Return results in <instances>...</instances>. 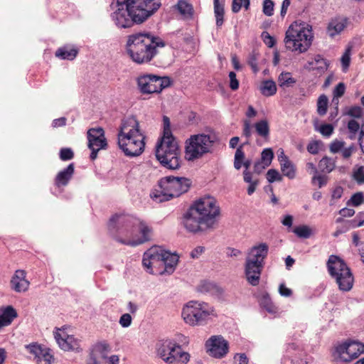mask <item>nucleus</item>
Segmentation results:
<instances>
[{"instance_id":"f257e3e1","label":"nucleus","mask_w":364,"mask_h":364,"mask_svg":"<svg viewBox=\"0 0 364 364\" xmlns=\"http://www.w3.org/2000/svg\"><path fill=\"white\" fill-rule=\"evenodd\" d=\"M220 215L215 198L208 196L196 200L183 217L185 229L191 233L203 232L212 228Z\"/></svg>"},{"instance_id":"f03ea898","label":"nucleus","mask_w":364,"mask_h":364,"mask_svg":"<svg viewBox=\"0 0 364 364\" xmlns=\"http://www.w3.org/2000/svg\"><path fill=\"white\" fill-rule=\"evenodd\" d=\"M107 226L111 234L132 237L119 241L132 247L150 241L153 235V228L147 222L131 215L116 214L109 219Z\"/></svg>"},{"instance_id":"7ed1b4c3","label":"nucleus","mask_w":364,"mask_h":364,"mask_svg":"<svg viewBox=\"0 0 364 364\" xmlns=\"http://www.w3.org/2000/svg\"><path fill=\"white\" fill-rule=\"evenodd\" d=\"M165 46L164 40L151 32H136L127 36L126 51L133 62L143 65L152 61Z\"/></svg>"},{"instance_id":"20e7f679","label":"nucleus","mask_w":364,"mask_h":364,"mask_svg":"<svg viewBox=\"0 0 364 364\" xmlns=\"http://www.w3.org/2000/svg\"><path fill=\"white\" fill-rule=\"evenodd\" d=\"M145 136L139 129V123L134 117L122 119L117 134V144L127 156H138L145 148Z\"/></svg>"},{"instance_id":"39448f33","label":"nucleus","mask_w":364,"mask_h":364,"mask_svg":"<svg viewBox=\"0 0 364 364\" xmlns=\"http://www.w3.org/2000/svg\"><path fill=\"white\" fill-rule=\"evenodd\" d=\"M163 136L156 146V157L160 164L170 170L181 167V150L171 130V122L167 116L163 117Z\"/></svg>"},{"instance_id":"423d86ee","label":"nucleus","mask_w":364,"mask_h":364,"mask_svg":"<svg viewBox=\"0 0 364 364\" xmlns=\"http://www.w3.org/2000/svg\"><path fill=\"white\" fill-rule=\"evenodd\" d=\"M269 246L262 242L250 248L245 264V274L247 282L252 286L259 283L260 276L267 257Z\"/></svg>"},{"instance_id":"0eeeda50","label":"nucleus","mask_w":364,"mask_h":364,"mask_svg":"<svg viewBox=\"0 0 364 364\" xmlns=\"http://www.w3.org/2000/svg\"><path fill=\"white\" fill-rule=\"evenodd\" d=\"M216 141L213 134L200 133L192 134L185 141V157L188 161H194L212 153Z\"/></svg>"},{"instance_id":"6e6552de","label":"nucleus","mask_w":364,"mask_h":364,"mask_svg":"<svg viewBox=\"0 0 364 364\" xmlns=\"http://www.w3.org/2000/svg\"><path fill=\"white\" fill-rule=\"evenodd\" d=\"M311 27L307 25H291L286 31L284 42L287 49L299 53L306 52L311 45Z\"/></svg>"},{"instance_id":"1a4fd4ad","label":"nucleus","mask_w":364,"mask_h":364,"mask_svg":"<svg viewBox=\"0 0 364 364\" xmlns=\"http://www.w3.org/2000/svg\"><path fill=\"white\" fill-rule=\"evenodd\" d=\"M330 276L335 279L341 291H350L353 284V276L345 261L340 257L331 255L326 263Z\"/></svg>"},{"instance_id":"9d476101","label":"nucleus","mask_w":364,"mask_h":364,"mask_svg":"<svg viewBox=\"0 0 364 364\" xmlns=\"http://www.w3.org/2000/svg\"><path fill=\"white\" fill-rule=\"evenodd\" d=\"M171 80L168 76H159L155 74L144 73L136 78V87L142 95L159 94L171 85Z\"/></svg>"},{"instance_id":"9b49d317","label":"nucleus","mask_w":364,"mask_h":364,"mask_svg":"<svg viewBox=\"0 0 364 364\" xmlns=\"http://www.w3.org/2000/svg\"><path fill=\"white\" fill-rule=\"evenodd\" d=\"M213 312V309L207 303L189 301L182 310L184 321L191 325H201Z\"/></svg>"},{"instance_id":"f8f14e48","label":"nucleus","mask_w":364,"mask_h":364,"mask_svg":"<svg viewBox=\"0 0 364 364\" xmlns=\"http://www.w3.org/2000/svg\"><path fill=\"white\" fill-rule=\"evenodd\" d=\"M132 11L136 24H141L151 17L161 6V0H126Z\"/></svg>"},{"instance_id":"ddd939ff","label":"nucleus","mask_w":364,"mask_h":364,"mask_svg":"<svg viewBox=\"0 0 364 364\" xmlns=\"http://www.w3.org/2000/svg\"><path fill=\"white\" fill-rule=\"evenodd\" d=\"M363 353L364 344L349 340L337 345L333 352V356L341 361L350 362Z\"/></svg>"},{"instance_id":"4468645a","label":"nucleus","mask_w":364,"mask_h":364,"mask_svg":"<svg viewBox=\"0 0 364 364\" xmlns=\"http://www.w3.org/2000/svg\"><path fill=\"white\" fill-rule=\"evenodd\" d=\"M127 6L126 0H117V9L111 14L112 20L119 28H129L136 24L134 14Z\"/></svg>"},{"instance_id":"2eb2a0df","label":"nucleus","mask_w":364,"mask_h":364,"mask_svg":"<svg viewBox=\"0 0 364 364\" xmlns=\"http://www.w3.org/2000/svg\"><path fill=\"white\" fill-rule=\"evenodd\" d=\"M161 184L172 199L186 193L191 187V182L190 179L185 177L168 176L161 178Z\"/></svg>"},{"instance_id":"dca6fc26","label":"nucleus","mask_w":364,"mask_h":364,"mask_svg":"<svg viewBox=\"0 0 364 364\" xmlns=\"http://www.w3.org/2000/svg\"><path fill=\"white\" fill-rule=\"evenodd\" d=\"M88 148L91 150L90 158L94 161L97 157V153L101 149L107 148V142L105 131L102 127L91 128L87 131Z\"/></svg>"},{"instance_id":"f3484780","label":"nucleus","mask_w":364,"mask_h":364,"mask_svg":"<svg viewBox=\"0 0 364 364\" xmlns=\"http://www.w3.org/2000/svg\"><path fill=\"white\" fill-rule=\"evenodd\" d=\"M209 355L217 358H223L228 352V342L221 336H211L205 343Z\"/></svg>"},{"instance_id":"a211bd4d","label":"nucleus","mask_w":364,"mask_h":364,"mask_svg":"<svg viewBox=\"0 0 364 364\" xmlns=\"http://www.w3.org/2000/svg\"><path fill=\"white\" fill-rule=\"evenodd\" d=\"M25 348L38 364H51L53 360V356L49 348L36 343L26 345Z\"/></svg>"},{"instance_id":"6ab92c4d","label":"nucleus","mask_w":364,"mask_h":364,"mask_svg":"<svg viewBox=\"0 0 364 364\" xmlns=\"http://www.w3.org/2000/svg\"><path fill=\"white\" fill-rule=\"evenodd\" d=\"M57 329L54 332V338L59 347L63 350H73L80 352L81 350L80 341L72 335H68L65 331L60 332Z\"/></svg>"},{"instance_id":"aec40b11","label":"nucleus","mask_w":364,"mask_h":364,"mask_svg":"<svg viewBox=\"0 0 364 364\" xmlns=\"http://www.w3.org/2000/svg\"><path fill=\"white\" fill-rule=\"evenodd\" d=\"M110 350L111 347L106 341L95 343L90 349L86 364H101L97 360V355H100L103 359H107V354Z\"/></svg>"},{"instance_id":"412c9836","label":"nucleus","mask_w":364,"mask_h":364,"mask_svg":"<svg viewBox=\"0 0 364 364\" xmlns=\"http://www.w3.org/2000/svg\"><path fill=\"white\" fill-rule=\"evenodd\" d=\"M26 272L18 269L11 279V287L16 292H25L28 289L30 282L26 279Z\"/></svg>"},{"instance_id":"4be33fe9","label":"nucleus","mask_w":364,"mask_h":364,"mask_svg":"<svg viewBox=\"0 0 364 364\" xmlns=\"http://www.w3.org/2000/svg\"><path fill=\"white\" fill-rule=\"evenodd\" d=\"M171 350L168 351V357L172 359L170 362H165L167 364H186L190 360L188 353L182 350L181 346L173 341Z\"/></svg>"},{"instance_id":"5701e85b","label":"nucleus","mask_w":364,"mask_h":364,"mask_svg":"<svg viewBox=\"0 0 364 364\" xmlns=\"http://www.w3.org/2000/svg\"><path fill=\"white\" fill-rule=\"evenodd\" d=\"M74 171L75 166L73 163H71L56 175L55 178V185L58 188L67 186L72 178Z\"/></svg>"},{"instance_id":"b1692460","label":"nucleus","mask_w":364,"mask_h":364,"mask_svg":"<svg viewBox=\"0 0 364 364\" xmlns=\"http://www.w3.org/2000/svg\"><path fill=\"white\" fill-rule=\"evenodd\" d=\"M174 341L166 339L159 341L156 343V352L157 355L161 358L164 362H170L172 359L168 357V351L171 350V348Z\"/></svg>"},{"instance_id":"393cba45","label":"nucleus","mask_w":364,"mask_h":364,"mask_svg":"<svg viewBox=\"0 0 364 364\" xmlns=\"http://www.w3.org/2000/svg\"><path fill=\"white\" fill-rule=\"evenodd\" d=\"M18 316L17 311L12 306H7L0 310V329L9 326Z\"/></svg>"},{"instance_id":"a878e982","label":"nucleus","mask_w":364,"mask_h":364,"mask_svg":"<svg viewBox=\"0 0 364 364\" xmlns=\"http://www.w3.org/2000/svg\"><path fill=\"white\" fill-rule=\"evenodd\" d=\"M244 144H240L236 149L234 157V167L235 169L239 170L243 166L245 170L248 171L250 167L252 161L250 159L244 161L245 152L243 150Z\"/></svg>"},{"instance_id":"bb28decb","label":"nucleus","mask_w":364,"mask_h":364,"mask_svg":"<svg viewBox=\"0 0 364 364\" xmlns=\"http://www.w3.org/2000/svg\"><path fill=\"white\" fill-rule=\"evenodd\" d=\"M161 263L164 265V272L171 274L175 269V267L178 261V257L176 254H172L168 251H164Z\"/></svg>"},{"instance_id":"cd10ccee","label":"nucleus","mask_w":364,"mask_h":364,"mask_svg":"<svg viewBox=\"0 0 364 364\" xmlns=\"http://www.w3.org/2000/svg\"><path fill=\"white\" fill-rule=\"evenodd\" d=\"M168 193V192L165 190L164 186H162L161 178L158 182L157 188L151 191L150 197L156 203H162L171 200V195Z\"/></svg>"},{"instance_id":"c85d7f7f","label":"nucleus","mask_w":364,"mask_h":364,"mask_svg":"<svg viewBox=\"0 0 364 364\" xmlns=\"http://www.w3.org/2000/svg\"><path fill=\"white\" fill-rule=\"evenodd\" d=\"M256 134L260 136L264 141H269L270 135V128L267 119H261L254 124Z\"/></svg>"},{"instance_id":"c756f323","label":"nucleus","mask_w":364,"mask_h":364,"mask_svg":"<svg viewBox=\"0 0 364 364\" xmlns=\"http://www.w3.org/2000/svg\"><path fill=\"white\" fill-rule=\"evenodd\" d=\"M78 53V50L70 46H65L59 48L55 52V56L63 59L72 60L75 58Z\"/></svg>"},{"instance_id":"7c9ffc66","label":"nucleus","mask_w":364,"mask_h":364,"mask_svg":"<svg viewBox=\"0 0 364 364\" xmlns=\"http://www.w3.org/2000/svg\"><path fill=\"white\" fill-rule=\"evenodd\" d=\"M176 8L178 12L185 20H190L193 16V6L188 3L186 0H178Z\"/></svg>"},{"instance_id":"2f4dec72","label":"nucleus","mask_w":364,"mask_h":364,"mask_svg":"<svg viewBox=\"0 0 364 364\" xmlns=\"http://www.w3.org/2000/svg\"><path fill=\"white\" fill-rule=\"evenodd\" d=\"M345 27V21L337 18L333 19L328 26V33L331 37H334L340 33Z\"/></svg>"},{"instance_id":"473e14b6","label":"nucleus","mask_w":364,"mask_h":364,"mask_svg":"<svg viewBox=\"0 0 364 364\" xmlns=\"http://www.w3.org/2000/svg\"><path fill=\"white\" fill-rule=\"evenodd\" d=\"M296 82V80L292 77L289 72H282L278 77L279 86L283 89L293 87Z\"/></svg>"},{"instance_id":"72a5a7b5","label":"nucleus","mask_w":364,"mask_h":364,"mask_svg":"<svg viewBox=\"0 0 364 364\" xmlns=\"http://www.w3.org/2000/svg\"><path fill=\"white\" fill-rule=\"evenodd\" d=\"M164 250L159 247H152L145 252V256L151 257L154 264H157L159 262H161L163 257H164Z\"/></svg>"},{"instance_id":"f704fd0d","label":"nucleus","mask_w":364,"mask_h":364,"mask_svg":"<svg viewBox=\"0 0 364 364\" xmlns=\"http://www.w3.org/2000/svg\"><path fill=\"white\" fill-rule=\"evenodd\" d=\"M259 90L264 96H273L277 92L276 83L272 80H264L262 82Z\"/></svg>"},{"instance_id":"c9c22d12","label":"nucleus","mask_w":364,"mask_h":364,"mask_svg":"<svg viewBox=\"0 0 364 364\" xmlns=\"http://www.w3.org/2000/svg\"><path fill=\"white\" fill-rule=\"evenodd\" d=\"M259 304L267 312L274 314L277 312V308L274 305L269 295L267 293L263 294L259 299Z\"/></svg>"},{"instance_id":"e433bc0d","label":"nucleus","mask_w":364,"mask_h":364,"mask_svg":"<svg viewBox=\"0 0 364 364\" xmlns=\"http://www.w3.org/2000/svg\"><path fill=\"white\" fill-rule=\"evenodd\" d=\"M214 13L216 18V25L220 27L223 24L224 4L219 0H213Z\"/></svg>"},{"instance_id":"4c0bfd02","label":"nucleus","mask_w":364,"mask_h":364,"mask_svg":"<svg viewBox=\"0 0 364 364\" xmlns=\"http://www.w3.org/2000/svg\"><path fill=\"white\" fill-rule=\"evenodd\" d=\"M280 167L284 176L289 179H294L296 177V167L290 160H286L285 162L280 164Z\"/></svg>"},{"instance_id":"58836bf2","label":"nucleus","mask_w":364,"mask_h":364,"mask_svg":"<svg viewBox=\"0 0 364 364\" xmlns=\"http://www.w3.org/2000/svg\"><path fill=\"white\" fill-rule=\"evenodd\" d=\"M335 166V160L328 156L323 157L318 163V168L323 173H328L331 172L334 169Z\"/></svg>"},{"instance_id":"ea45409f","label":"nucleus","mask_w":364,"mask_h":364,"mask_svg":"<svg viewBox=\"0 0 364 364\" xmlns=\"http://www.w3.org/2000/svg\"><path fill=\"white\" fill-rule=\"evenodd\" d=\"M243 176L245 182L250 183L247 188V194L251 196L255 191L259 181L257 179L253 181L252 178V173L247 170L244 171Z\"/></svg>"},{"instance_id":"a19ab883","label":"nucleus","mask_w":364,"mask_h":364,"mask_svg":"<svg viewBox=\"0 0 364 364\" xmlns=\"http://www.w3.org/2000/svg\"><path fill=\"white\" fill-rule=\"evenodd\" d=\"M293 232L300 238H309L312 234L311 229L306 225H299L294 228Z\"/></svg>"},{"instance_id":"79ce46f5","label":"nucleus","mask_w":364,"mask_h":364,"mask_svg":"<svg viewBox=\"0 0 364 364\" xmlns=\"http://www.w3.org/2000/svg\"><path fill=\"white\" fill-rule=\"evenodd\" d=\"M328 103V100L326 95L323 94L318 97L317 100V113L320 116H323L326 114Z\"/></svg>"},{"instance_id":"37998d69","label":"nucleus","mask_w":364,"mask_h":364,"mask_svg":"<svg viewBox=\"0 0 364 364\" xmlns=\"http://www.w3.org/2000/svg\"><path fill=\"white\" fill-rule=\"evenodd\" d=\"M252 126L250 123V121L248 119H245L243 122V128H242V135L247 139V141L244 142V146L245 144H250V139L252 136Z\"/></svg>"},{"instance_id":"c03bdc74","label":"nucleus","mask_w":364,"mask_h":364,"mask_svg":"<svg viewBox=\"0 0 364 364\" xmlns=\"http://www.w3.org/2000/svg\"><path fill=\"white\" fill-rule=\"evenodd\" d=\"M364 201V196L362 192H358L353 194L351 198L347 201L348 206H358Z\"/></svg>"},{"instance_id":"a18cd8bd","label":"nucleus","mask_w":364,"mask_h":364,"mask_svg":"<svg viewBox=\"0 0 364 364\" xmlns=\"http://www.w3.org/2000/svg\"><path fill=\"white\" fill-rule=\"evenodd\" d=\"M259 53L256 50H252L248 57V65L252 68L253 72L255 73L259 71L257 67V60H258Z\"/></svg>"},{"instance_id":"49530a36","label":"nucleus","mask_w":364,"mask_h":364,"mask_svg":"<svg viewBox=\"0 0 364 364\" xmlns=\"http://www.w3.org/2000/svg\"><path fill=\"white\" fill-rule=\"evenodd\" d=\"M346 91V85L343 82H339L333 91V102L336 100V104L338 103V98L341 97Z\"/></svg>"},{"instance_id":"de8ad7c7","label":"nucleus","mask_w":364,"mask_h":364,"mask_svg":"<svg viewBox=\"0 0 364 364\" xmlns=\"http://www.w3.org/2000/svg\"><path fill=\"white\" fill-rule=\"evenodd\" d=\"M274 157V153L272 149H264L261 154V161H263L266 166H269Z\"/></svg>"},{"instance_id":"09e8293b","label":"nucleus","mask_w":364,"mask_h":364,"mask_svg":"<svg viewBox=\"0 0 364 364\" xmlns=\"http://www.w3.org/2000/svg\"><path fill=\"white\" fill-rule=\"evenodd\" d=\"M345 114L354 118H360L363 114V109L359 106H352L346 108Z\"/></svg>"},{"instance_id":"8fccbe9b","label":"nucleus","mask_w":364,"mask_h":364,"mask_svg":"<svg viewBox=\"0 0 364 364\" xmlns=\"http://www.w3.org/2000/svg\"><path fill=\"white\" fill-rule=\"evenodd\" d=\"M266 177L269 183L280 181L282 179V177L279 171L274 168H271L267 171Z\"/></svg>"},{"instance_id":"3c124183","label":"nucleus","mask_w":364,"mask_h":364,"mask_svg":"<svg viewBox=\"0 0 364 364\" xmlns=\"http://www.w3.org/2000/svg\"><path fill=\"white\" fill-rule=\"evenodd\" d=\"M348 129L350 132V138L354 139L360 129V124L355 119H350L348 123Z\"/></svg>"},{"instance_id":"603ef678","label":"nucleus","mask_w":364,"mask_h":364,"mask_svg":"<svg viewBox=\"0 0 364 364\" xmlns=\"http://www.w3.org/2000/svg\"><path fill=\"white\" fill-rule=\"evenodd\" d=\"M355 214V210L351 208H344L339 210V215L341 217H338L336 220V223H341L344 222L343 218L351 217Z\"/></svg>"},{"instance_id":"864d4df0","label":"nucleus","mask_w":364,"mask_h":364,"mask_svg":"<svg viewBox=\"0 0 364 364\" xmlns=\"http://www.w3.org/2000/svg\"><path fill=\"white\" fill-rule=\"evenodd\" d=\"M274 4L272 0H264L263 2L262 11L264 15L272 16L274 14Z\"/></svg>"},{"instance_id":"5fc2aeb1","label":"nucleus","mask_w":364,"mask_h":364,"mask_svg":"<svg viewBox=\"0 0 364 364\" xmlns=\"http://www.w3.org/2000/svg\"><path fill=\"white\" fill-rule=\"evenodd\" d=\"M328 177L326 176L316 174L314 175L311 179V183L313 185H318V187L320 188L325 186L327 183Z\"/></svg>"},{"instance_id":"6e6d98bb","label":"nucleus","mask_w":364,"mask_h":364,"mask_svg":"<svg viewBox=\"0 0 364 364\" xmlns=\"http://www.w3.org/2000/svg\"><path fill=\"white\" fill-rule=\"evenodd\" d=\"M74 157V153L70 148H62L60 151V159L62 161H68Z\"/></svg>"},{"instance_id":"4d7b16f0","label":"nucleus","mask_w":364,"mask_h":364,"mask_svg":"<svg viewBox=\"0 0 364 364\" xmlns=\"http://www.w3.org/2000/svg\"><path fill=\"white\" fill-rule=\"evenodd\" d=\"M350 48H348L346 50L345 53L343 54L341 59L343 70L344 71H346L348 69V68L349 67L350 61Z\"/></svg>"},{"instance_id":"13d9d810","label":"nucleus","mask_w":364,"mask_h":364,"mask_svg":"<svg viewBox=\"0 0 364 364\" xmlns=\"http://www.w3.org/2000/svg\"><path fill=\"white\" fill-rule=\"evenodd\" d=\"M318 130L323 136L328 137L333 132V127L331 124H323L320 126Z\"/></svg>"},{"instance_id":"bf43d9fd","label":"nucleus","mask_w":364,"mask_h":364,"mask_svg":"<svg viewBox=\"0 0 364 364\" xmlns=\"http://www.w3.org/2000/svg\"><path fill=\"white\" fill-rule=\"evenodd\" d=\"M262 37L263 38L264 43L269 47L272 48L276 43V41L274 37L269 35V33L267 31H264L262 33Z\"/></svg>"},{"instance_id":"052dcab7","label":"nucleus","mask_w":364,"mask_h":364,"mask_svg":"<svg viewBox=\"0 0 364 364\" xmlns=\"http://www.w3.org/2000/svg\"><path fill=\"white\" fill-rule=\"evenodd\" d=\"M132 321V318L129 314H124L121 316L119 323L122 327L127 328L131 325Z\"/></svg>"},{"instance_id":"680f3d73","label":"nucleus","mask_w":364,"mask_h":364,"mask_svg":"<svg viewBox=\"0 0 364 364\" xmlns=\"http://www.w3.org/2000/svg\"><path fill=\"white\" fill-rule=\"evenodd\" d=\"M314 61L316 65H318L317 68L318 69H327L328 65L326 62V60L320 55H316L314 57Z\"/></svg>"},{"instance_id":"e2e57ef3","label":"nucleus","mask_w":364,"mask_h":364,"mask_svg":"<svg viewBox=\"0 0 364 364\" xmlns=\"http://www.w3.org/2000/svg\"><path fill=\"white\" fill-rule=\"evenodd\" d=\"M230 87L232 90H236L239 87V81L236 77V73L233 71L229 73Z\"/></svg>"},{"instance_id":"0e129e2a","label":"nucleus","mask_w":364,"mask_h":364,"mask_svg":"<svg viewBox=\"0 0 364 364\" xmlns=\"http://www.w3.org/2000/svg\"><path fill=\"white\" fill-rule=\"evenodd\" d=\"M343 146H344L343 141H338V140H334L330 144V151L334 154L337 153L340 150H341V149L343 147Z\"/></svg>"},{"instance_id":"69168bd1","label":"nucleus","mask_w":364,"mask_h":364,"mask_svg":"<svg viewBox=\"0 0 364 364\" xmlns=\"http://www.w3.org/2000/svg\"><path fill=\"white\" fill-rule=\"evenodd\" d=\"M307 151L311 154H316L319 151V141H313L307 145Z\"/></svg>"},{"instance_id":"338daca9","label":"nucleus","mask_w":364,"mask_h":364,"mask_svg":"<svg viewBox=\"0 0 364 364\" xmlns=\"http://www.w3.org/2000/svg\"><path fill=\"white\" fill-rule=\"evenodd\" d=\"M348 229L355 228L364 225V220H357L355 219L345 221Z\"/></svg>"},{"instance_id":"774afa93","label":"nucleus","mask_w":364,"mask_h":364,"mask_svg":"<svg viewBox=\"0 0 364 364\" xmlns=\"http://www.w3.org/2000/svg\"><path fill=\"white\" fill-rule=\"evenodd\" d=\"M234 360L236 364H248V359L245 353L236 354Z\"/></svg>"}]
</instances>
